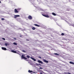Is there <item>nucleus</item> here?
<instances>
[{
    "label": "nucleus",
    "instance_id": "nucleus-15",
    "mask_svg": "<svg viewBox=\"0 0 74 74\" xmlns=\"http://www.w3.org/2000/svg\"><path fill=\"white\" fill-rule=\"evenodd\" d=\"M53 54V55H59V54L57 53H54Z\"/></svg>",
    "mask_w": 74,
    "mask_h": 74
},
{
    "label": "nucleus",
    "instance_id": "nucleus-34",
    "mask_svg": "<svg viewBox=\"0 0 74 74\" xmlns=\"http://www.w3.org/2000/svg\"><path fill=\"white\" fill-rule=\"evenodd\" d=\"M26 41H29V40L28 39H26Z\"/></svg>",
    "mask_w": 74,
    "mask_h": 74
},
{
    "label": "nucleus",
    "instance_id": "nucleus-11",
    "mask_svg": "<svg viewBox=\"0 0 74 74\" xmlns=\"http://www.w3.org/2000/svg\"><path fill=\"white\" fill-rule=\"evenodd\" d=\"M69 63L71 64H74V63L72 62H69Z\"/></svg>",
    "mask_w": 74,
    "mask_h": 74
},
{
    "label": "nucleus",
    "instance_id": "nucleus-46",
    "mask_svg": "<svg viewBox=\"0 0 74 74\" xmlns=\"http://www.w3.org/2000/svg\"><path fill=\"white\" fill-rule=\"evenodd\" d=\"M34 6L36 7V6Z\"/></svg>",
    "mask_w": 74,
    "mask_h": 74
},
{
    "label": "nucleus",
    "instance_id": "nucleus-24",
    "mask_svg": "<svg viewBox=\"0 0 74 74\" xmlns=\"http://www.w3.org/2000/svg\"><path fill=\"white\" fill-rule=\"evenodd\" d=\"M25 60H26V61H27L28 62H29V60L27 59V58L26 59H25Z\"/></svg>",
    "mask_w": 74,
    "mask_h": 74
},
{
    "label": "nucleus",
    "instance_id": "nucleus-29",
    "mask_svg": "<svg viewBox=\"0 0 74 74\" xmlns=\"http://www.w3.org/2000/svg\"><path fill=\"white\" fill-rule=\"evenodd\" d=\"M42 15H43V16H45V15L44 14H42Z\"/></svg>",
    "mask_w": 74,
    "mask_h": 74
},
{
    "label": "nucleus",
    "instance_id": "nucleus-25",
    "mask_svg": "<svg viewBox=\"0 0 74 74\" xmlns=\"http://www.w3.org/2000/svg\"><path fill=\"white\" fill-rule=\"evenodd\" d=\"M22 52H23L25 53L26 52V51H25V50H22Z\"/></svg>",
    "mask_w": 74,
    "mask_h": 74
},
{
    "label": "nucleus",
    "instance_id": "nucleus-31",
    "mask_svg": "<svg viewBox=\"0 0 74 74\" xmlns=\"http://www.w3.org/2000/svg\"><path fill=\"white\" fill-rule=\"evenodd\" d=\"M27 57L28 58H30V56H27Z\"/></svg>",
    "mask_w": 74,
    "mask_h": 74
},
{
    "label": "nucleus",
    "instance_id": "nucleus-36",
    "mask_svg": "<svg viewBox=\"0 0 74 74\" xmlns=\"http://www.w3.org/2000/svg\"><path fill=\"white\" fill-rule=\"evenodd\" d=\"M64 74H67V73H65Z\"/></svg>",
    "mask_w": 74,
    "mask_h": 74
},
{
    "label": "nucleus",
    "instance_id": "nucleus-13",
    "mask_svg": "<svg viewBox=\"0 0 74 74\" xmlns=\"http://www.w3.org/2000/svg\"><path fill=\"white\" fill-rule=\"evenodd\" d=\"M11 52H13V53H16V51H15L14 50H11Z\"/></svg>",
    "mask_w": 74,
    "mask_h": 74
},
{
    "label": "nucleus",
    "instance_id": "nucleus-38",
    "mask_svg": "<svg viewBox=\"0 0 74 74\" xmlns=\"http://www.w3.org/2000/svg\"><path fill=\"white\" fill-rule=\"evenodd\" d=\"M20 37H22V36H21V35H20Z\"/></svg>",
    "mask_w": 74,
    "mask_h": 74
},
{
    "label": "nucleus",
    "instance_id": "nucleus-47",
    "mask_svg": "<svg viewBox=\"0 0 74 74\" xmlns=\"http://www.w3.org/2000/svg\"><path fill=\"white\" fill-rule=\"evenodd\" d=\"M31 74H32V73H31Z\"/></svg>",
    "mask_w": 74,
    "mask_h": 74
},
{
    "label": "nucleus",
    "instance_id": "nucleus-23",
    "mask_svg": "<svg viewBox=\"0 0 74 74\" xmlns=\"http://www.w3.org/2000/svg\"><path fill=\"white\" fill-rule=\"evenodd\" d=\"M5 46H7V45H8V44L7 43H5Z\"/></svg>",
    "mask_w": 74,
    "mask_h": 74
},
{
    "label": "nucleus",
    "instance_id": "nucleus-1",
    "mask_svg": "<svg viewBox=\"0 0 74 74\" xmlns=\"http://www.w3.org/2000/svg\"><path fill=\"white\" fill-rule=\"evenodd\" d=\"M28 18L30 20H31L33 18L32 17V16L30 15H29L28 16Z\"/></svg>",
    "mask_w": 74,
    "mask_h": 74
},
{
    "label": "nucleus",
    "instance_id": "nucleus-42",
    "mask_svg": "<svg viewBox=\"0 0 74 74\" xmlns=\"http://www.w3.org/2000/svg\"><path fill=\"white\" fill-rule=\"evenodd\" d=\"M17 51L18 52H19V51Z\"/></svg>",
    "mask_w": 74,
    "mask_h": 74
},
{
    "label": "nucleus",
    "instance_id": "nucleus-12",
    "mask_svg": "<svg viewBox=\"0 0 74 74\" xmlns=\"http://www.w3.org/2000/svg\"><path fill=\"white\" fill-rule=\"evenodd\" d=\"M49 18L51 19H53V17H52V16H49Z\"/></svg>",
    "mask_w": 74,
    "mask_h": 74
},
{
    "label": "nucleus",
    "instance_id": "nucleus-45",
    "mask_svg": "<svg viewBox=\"0 0 74 74\" xmlns=\"http://www.w3.org/2000/svg\"><path fill=\"white\" fill-rule=\"evenodd\" d=\"M18 19H20V18H18Z\"/></svg>",
    "mask_w": 74,
    "mask_h": 74
},
{
    "label": "nucleus",
    "instance_id": "nucleus-10",
    "mask_svg": "<svg viewBox=\"0 0 74 74\" xmlns=\"http://www.w3.org/2000/svg\"><path fill=\"white\" fill-rule=\"evenodd\" d=\"M34 25L35 26H37L38 27H40V25H38V24H34Z\"/></svg>",
    "mask_w": 74,
    "mask_h": 74
},
{
    "label": "nucleus",
    "instance_id": "nucleus-4",
    "mask_svg": "<svg viewBox=\"0 0 74 74\" xmlns=\"http://www.w3.org/2000/svg\"><path fill=\"white\" fill-rule=\"evenodd\" d=\"M38 62L39 63H41V64H43V63L40 60H38Z\"/></svg>",
    "mask_w": 74,
    "mask_h": 74
},
{
    "label": "nucleus",
    "instance_id": "nucleus-26",
    "mask_svg": "<svg viewBox=\"0 0 74 74\" xmlns=\"http://www.w3.org/2000/svg\"><path fill=\"white\" fill-rule=\"evenodd\" d=\"M61 35H62V36H64V33H62L61 34Z\"/></svg>",
    "mask_w": 74,
    "mask_h": 74
},
{
    "label": "nucleus",
    "instance_id": "nucleus-35",
    "mask_svg": "<svg viewBox=\"0 0 74 74\" xmlns=\"http://www.w3.org/2000/svg\"><path fill=\"white\" fill-rule=\"evenodd\" d=\"M67 74H71V73H70L69 72H68L67 73Z\"/></svg>",
    "mask_w": 74,
    "mask_h": 74
},
{
    "label": "nucleus",
    "instance_id": "nucleus-33",
    "mask_svg": "<svg viewBox=\"0 0 74 74\" xmlns=\"http://www.w3.org/2000/svg\"><path fill=\"white\" fill-rule=\"evenodd\" d=\"M39 58H40V59H41V57L40 56L38 57Z\"/></svg>",
    "mask_w": 74,
    "mask_h": 74
},
{
    "label": "nucleus",
    "instance_id": "nucleus-30",
    "mask_svg": "<svg viewBox=\"0 0 74 74\" xmlns=\"http://www.w3.org/2000/svg\"><path fill=\"white\" fill-rule=\"evenodd\" d=\"M2 40H5V39L4 38H2Z\"/></svg>",
    "mask_w": 74,
    "mask_h": 74
},
{
    "label": "nucleus",
    "instance_id": "nucleus-6",
    "mask_svg": "<svg viewBox=\"0 0 74 74\" xmlns=\"http://www.w3.org/2000/svg\"><path fill=\"white\" fill-rule=\"evenodd\" d=\"M1 48L3 50H4V51H6V50H7V49H6V48L2 47Z\"/></svg>",
    "mask_w": 74,
    "mask_h": 74
},
{
    "label": "nucleus",
    "instance_id": "nucleus-9",
    "mask_svg": "<svg viewBox=\"0 0 74 74\" xmlns=\"http://www.w3.org/2000/svg\"><path fill=\"white\" fill-rule=\"evenodd\" d=\"M21 58H23L24 59H27V58H26L23 55H22Z\"/></svg>",
    "mask_w": 74,
    "mask_h": 74
},
{
    "label": "nucleus",
    "instance_id": "nucleus-20",
    "mask_svg": "<svg viewBox=\"0 0 74 74\" xmlns=\"http://www.w3.org/2000/svg\"><path fill=\"white\" fill-rule=\"evenodd\" d=\"M32 30H35V29H36V28H35L34 27H32Z\"/></svg>",
    "mask_w": 74,
    "mask_h": 74
},
{
    "label": "nucleus",
    "instance_id": "nucleus-17",
    "mask_svg": "<svg viewBox=\"0 0 74 74\" xmlns=\"http://www.w3.org/2000/svg\"><path fill=\"white\" fill-rule=\"evenodd\" d=\"M52 14L53 15H54V16H56V14L54 12L52 13Z\"/></svg>",
    "mask_w": 74,
    "mask_h": 74
},
{
    "label": "nucleus",
    "instance_id": "nucleus-16",
    "mask_svg": "<svg viewBox=\"0 0 74 74\" xmlns=\"http://www.w3.org/2000/svg\"><path fill=\"white\" fill-rule=\"evenodd\" d=\"M29 1L31 3H33V2H34V1L33 0H29Z\"/></svg>",
    "mask_w": 74,
    "mask_h": 74
},
{
    "label": "nucleus",
    "instance_id": "nucleus-2",
    "mask_svg": "<svg viewBox=\"0 0 74 74\" xmlns=\"http://www.w3.org/2000/svg\"><path fill=\"white\" fill-rule=\"evenodd\" d=\"M20 15H14V18H16L17 17H19Z\"/></svg>",
    "mask_w": 74,
    "mask_h": 74
},
{
    "label": "nucleus",
    "instance_id": "nucleus-41",
    "mask_svg": "<svg viewBox=\"0 0 74 74\" xmlns=\"http://www.w3.org/2000/svg\"><path fill=\"white\" fill-rule=\"evenodd\" d=\"M64 40H67V39H64Z\"/></svg>",
    "mask_w": 74,
    "mask_h": 74
},
{
    "label": "nucleus",
    "instance_id": "nucleus-7",
    "mask_svg": "<svg viewBox=\"0 0 74 74\" xmlns=\"http://www.w3.org/2000/svg\"><path fill=\"white\" fill-rule=\"evenodd\" d=\"M31 58L33 60H34V62H36V59H35V58H32V57H31Z\"/></svg>",
    "mask_w": 74,
    "mask_h": 74
},
{
    "label": "nucleus",
    "instance_id": "nucleus-32",
    "mask_svg": "<svg viewBox=\"0 0 74 74\" xmlns=\"http://www.w3.org/2000/svg\"><path fill=\"white\" fill-rule=\"evenodd\" d=\"M17 53V54H19V53L16 51V52L15 53Z\"/></svg>",
    "mask_w": 74,
    "mask_h": 74
},
{
    "label": "nucleus",
    "instance_id": "nucleus-21",
    "mask_svg": "<svg viewBox=\"0 0 74 74\" xmlns=\"http://www.w3.org/2000/svg\"><path fill=\"white\" fill-rule=\"evenodd\" d=\"M13 44H14V45H17V43H16V42H14Z\"/></svg>",
    "mask_w": 74,
    "mask_h": 74
},
{
    "label": "nucleus",
    "instance_id": "nucleus-40",
    "mask_svg": "<svg viewBox=\"0 0 74 74\" xmlns=\"http://www.w3.org/2000/svg\"><path fill=\"white\" fill-rule=\"evenodd\" d=\"M30 64L31 65H32V64L31 63H30Z\"/></svg>",
    "mask_w": 74,
    "mask_h": 74
},
{
    "label": "nucleus",
    "instance_id": "nucleus-8",
    "mask_svg": "<svg viewBox=\"0 0 74 74\" xmlns=\"http://www.w3.org/2000/svg\"><path fill=\"white\" fill-rule=\"evenodd\" d=\"M14 12L15 13H18V11L16 9L14 10Z\"/></svg>",
    "mask_w": 74,
    "mask_h": 74
},
{
    "label": "nucleus",
    "instance_id": "nucleus-18",
    "mask_svg": "<svg viewBox=\"0 0 74 74\" xmlns=\"http://www.w3.org/2000/svg\"><path fill=\"white\" fill-rule=\"evenodd\" d=\"M49 16L48 15H45V17H46V18H49Z\"/></svg>",
    "mask_w": 74,
    "mask_h": 74
},
{
    "label": "nucleus",
    "instance_id": "nucleus-22",
    "mask_svg": "<svg viewBox=\"0 0 74 74\" xmlns=\"http://www.w3.org/2000/svg\"><path fill=\"white\" fill-rule=\"evenodd\" d=\"M68 24H69L70 26H73V25H71V24H70V23H68Z\"/></svg>",
    "mask_w": 74,
    "mask_h": 74
},
{
    "label": "nucleus",
    "instance_id": "nucleus-3",
    "mask_svg": "<svg viewBox=\"0 0 74 74\" xmlns=\"http://www.w3.org/2000/svg\"><path fill=\"white\" fill-rule=\"evenodd\" d=\"M36 9H38V10H40L41 11H43V9L40 8L38 7H36Z\"/></svg>",
    "mask_w": 74,
    "mask_h": 74
},
{
    "label": "nucleus",
    "instance_id": "nucleus-39",
    "mask_svg": "<svg viewBox=\"0 0 74 74\" xmlns=\"http://www.w3.org/2000/svg\"><path fill=\"white\" fill-rule=\"evenodd\" d=\"M28 63H30V62H29V61H28Z\"/></svg>",
    "mask_w": 74,
    "mask_h": 74
},
{
    "label": "nucleus",
    "instance_id": "nucleus-27",
    "mask_svg": "<svg viewBox=\"0 0 74 74\" xmlns=\"http://www.w3.org/2000/svg\"><path fill=\"white\" fill-rule=\"evenodd\" d=\"M39 69H41V70H42V69H43L42 68H41V67H40Z\"/></svg>",
    "mask_w": 74,
    "mask_h": 74
},
{
    "label": "nucleus",
    "instance_id": "nucleus-28",
    "mask_svg": "<svg viewBox=\"0 0 74 74\" xmlns=\"http://www.w3.org/2000/svg\"><path fill=\"white\" fill-rule=\"evenodd\" d=\"M1 20L2 21H4V18H2L1 19Z\"/></svg>",
    "mask_w": 74,
    "mask_h": 74
},
{
    "label": "nucleus",
    "instance_id": "nucleus-19",
    "mask_svg": "<svg viewBox=\"0 0 74 74\" xmlns=\"http://www.w3.org/2000/svg\"><path fill=\"white\" fill-rule=\"evenodd\" d=\"M28 72L29 73H33V71H30V70H29L28 71Z\"/></svg>",
    "mask_w": 74,
    "mask_h": 74
},
{
    "label": "nucleus",
    "instance_id": "nucleus-5",
    "mask_svg": "<svg viewBox=\"0 0 74 74\" xmlns=\"http://www.w3.org/2000/svg\"><path fill=\"white\" fill-rule=\"evenodd\" d=\"M43 62H45V63H48V61L47 60L45 59H43Z\"/></svg>",
    "mask_w": 74,
    "mask_h": 74
},
{
    "label": "nucleus",
    "instance_id": "nucleus-37",
    "mask_svg": "<svg viewBox=\"0 0 74 74\" xmlns=\"http://www.w3.org/2000/svg\"><path fill=\"white\" fill-rule=\"evenodd\" d=\"M14 40H16V38H14Z\"/></svg>",
    "mask_w": 74,
    "mask_h": 74
},
{
    "label": "nucleus",
    "instance_id": "nucleus-14",
    "mask_svg": "<svg viewBox=\"0 0 74 74\" xmlns=\"http://www.w3.org/2000/svg\"><path fill=\"white\" fill-rule=\"evenodd\" d=\"M35 64H36V65H37V66H39V65H40V66H41V65L40 64H38L36 63Z\"/></svg>",
    "mask_w": 74,
    "mask_h": 74
},
{
    "label": "nucleus",
    "instance_id": "nucleus-44",
    "mask_svg": "<svg viewBox=\"0 0 74 74\" xmlns=\"http://www.w3.org/2000/svg\"><path fill=\"white\" fill-rule=\"evenodd\" d=\"M35 73V72H34V73Z\"/></svg>",
    "mask_w": 74,
    "mask_h": 74
},
{
    "label": "nucleus",
    "instance_id": "nucleus-43",
    "mask_svg": "<svg viewBox=\"0 0 74 74\" xmlns=\"http://www.w3.org/2000/svg\"><path fill=\"white\" fill-rule=\"evenodd\" d=\"M0 3H1V1H0Z\"/></svg>",
    "mask_w": 74,
    "mask_h": 74
}]
</instances>
